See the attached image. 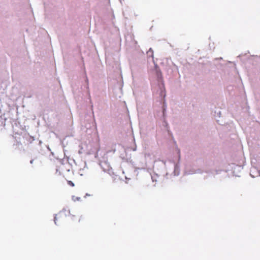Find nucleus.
I'll list each match as a JSON object with an SVG mask.
<instances>
[{
    "instance_id": "nucleus-1",
    "label": "nucleus",
    "mask_w": 260,
    "mask_h": 260,
    "mask_svg": "<svg viewBox=\"0 0 260 260\" xmlns=\"http://www.w3.org/2000/svg\"><path fill=\"white\" fill-rule=\"evenodd\" d=\"M149 53H151V56L152 57H153V50L151 48H150L149 50H148V51L147 52V54H149Z\"/></svg>"
},
{
    "instance_id": "nucleus-2",
    "label": "nucleus",
    "mask_w": 260,
    "mask_h": 260,
    "mask_svg": "<svg viewBox=\"0 0 260 260\" xmlns=\"http://www.w3.org/2000/svg\"><path fill=\"white\" fill-rule=\"evenodd\" d=\"M69 184L70 185L72 186H74V185H74V183L73 182H72V181H69Z\"/></svg>"
},
{
    "instance_id": "nucleus-3",
    "label": "nucleus",
    "mask_w": 260,
    "mask_h": 260,
    "mask_svg": "<svg viewBox=\"0 0 260 260\" xmlns=\"http://www.w3.org/2000/svg\"><path fill=\"white\" fill-rule=\"evenodd\" d=\"M80 198H76V199H74V197H73V199L75 201L76 200H79Z\"/></svg>"
},
{
    "instance_id": "nucleus-4",
    "label": "nucleus",
    "mask_w": 260,
    "mask_h": 260,
    "mask_svg": "<svg viewBox=\"0 0 260 260\" xmlns=\"http://www.w3.org/2000/svg\"><path fill=\"white\" fill-rule=\"evenodd\" d=\"M54 222H55V223L56 224V217L54 218Z\"/></svg>"
},
{
    "instance_id": "nucleus-5",
    "label": "nucleus",
    "mask_w": 260,
    "mask_h": 260,
    "mask_svg": "<svg viewBox=\"0 0 260 260\" xmlns=\"http://www.w3.org/2000/svg\"><path fill=\"white\" fill-rule=\"evenodd\" d=\"M30 163H31V164L33 163V160H31V161H30Z\"/></svg>"
}]
</instances>
